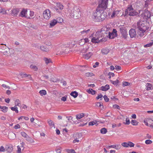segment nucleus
Here are the masks:
<instances>
[{"label":"nucleus","instance_id":"nucleus-1","mask_svg":"<svg viewBox=\"0 0 153 153\" xmlns=\"http://www.w3.org/2000/svg\"><path fill=\"white\" fill-rule=\"evenodd\" d=\"M107 16V13L105 11L97 8L93 13L91 17L94 21L100 22L104 20Z\"/></svg>","mask_w":153,"mask_h":153},{"label":"nucleus","instance_id":"nucleus-2","mask_svg":"<svg viewBox=\"0 0 153 153\" xmlns=\"http://www.w3.org/2000/svg\"><path fill=\"white\" fill-rule=\"evenodd\" d=\"M137 28L139 31L137 34L140 37L145 35L146 32L149 28V24L146 21H139L137 24Z\"/></svg>","mask_w":153,"mask_h":153},{"label":"nucleus","instance_id":"nucleus-3","mask_svg":"<svg viewBox=\"0 0 153 153\" xmlns=\"http://www.w3.org/2000/svg\"><path fill=\"white\" fill-rule=\"evenodd\" d=\"M138 11L139 12V13L133 9L132 6L130 5L128 6L127 8L125 10V13L126 15H128L130 16H136L138 14H140V10Z\"/></svg>","mask_w":153,"mask_h":153},{"label":"nucleus","instance_id":"nucleus-4","mask_svg":"<svg viewBox=\"0 0 153 153\" xmlns=\"http://www.w3.org/2000/svg\"><path fill=\"white\" fill-rule=\"evenodd\" d=\"M108 15L110 19H114L118 18L122 16V15L121 10L115 9L108 13Z\"/></svg>","mask_w":153,"mask_h":153},{"label":"nucleus","instance_id":"nucleus-5","mask_svg":"<svg viewBox=\"0 0 153 153\" xmlns=\"http://www.w3.org/2000/svg\"><path fill=\"white\" fill-rule=\"evenodd\" d=\"M152 15L150 11L147 10H145L141 15V17L144 19V21H146L150 20Z\"/></svg>","mask_w":153,"mask_h":153},{"label":"nucleus","instance_id":"nucleus-6","mask_svg":"<svg viewBox=\"0 0 153 153\" xmlns=\"http://www.w3.org/2000/svg\"><path fill=\"white\" fill-rule=\"evenodd\" d=\"M99 32L96 33L94 36L91 39V42L94 43H98L104 41V39H101V36Z\"/></svg>","mask_w":153,"mask_h":153},{"label":"nucleus","instance_id":"nucleus-7","mask_svg":"<svg viewBox=\"0 0 153 153\" xmlns=\"http://www.w3.org/2000/svg\"><path fill=\"white\" fill-rule=\"evenodd\" d=\"M80 10L77 8H74L72 10L70 13V16L74 18L78 19L80 16Z\"/></svg>","mask_w":153,"mask_h":153},{"label":"nucleus","instance_id":"nucleus-8","mask_svg":"<svg viewBox=\"0 0 153 153\" xmlns=\"http://www.w3.org/2000/svg\"><path fill=\"white\" fill-rule=\"evenodd\" d=\"M27 10L26 9H23L20 12L19 16L22 17H25L27 19H30V18L29 16L27 14Z\"/></svg>","mask_w":153,"mask_h":153},{"label":"nucleus","instance_id":"nucleus-9","mask_svg":"<svg viewBox=\"0 0 153 153\" xmlns=\"http://www.w3.org/2000/svg\"><path fill=\"white\" fill-rule=\"evenodd\" d=\"M44 18L46 19H49L51 17V12L49 9L45 10L43 13Z\"/></svg>","mask_w":153,"mask_h":153},{"label":"nucleus","instance_id":"nucleus-10","mask_svg":"<svg viewBox=\"0 0 153 153\" xmlns=\"http://www.w3.org/2000/svg\"><path fill=\"white\" fill-rule=\"evenodd\" d=\"M120 30L123 37L124 39H126L128 36L127 32L126 29L124 27H121L120 28Z\"/></svg>","mask_w":153,"mask_h":153},{"label":"nucleus","instance_id":"nucleus-11","mask_svg":"<svg viewBox=\"0 0 153 153\" xmlns=\"http://www.w3.org/2000/svg\"><path fill=\"white\" fill-rule=\"evenodd\" d=\"M108 0H102V2L99 5L100 8L105 9L107 7Z\"/></svg>","mask_w":153,"mask_h":153},{"label":"nucleus","instance_id":"nucleus-12","mask_svg":"<svg viewBox=\"0 0 153 153\" xmlns=\"http://www.w3.org/2000/svg\"><path fill=\"white\" fill-rule=\"evenodd\" d=\"M117 35V31L115 29H113V31L111 33H109L108 37L110 39H114Z\"/></svg>","mask_w":153,"mask_h":153},{"label":"nucleus","instance_id":"nucleus-13","mask_svg":"<svg viewBox=\"0 0 153 153\" xmlns=\"http://www.w3.org/2000/svg\"><path fill=\"white\" fill-rule=\"evenodd\" d=\"M20 11L19 9V8H14L11 11L10 14L11 16H16Z\"/></svg>","mask_w":153,"mask_h":153},{"label":"nucleus","instance_id":"nucleus-14","mask_svg":"<svg viewBox=\"0 0 153 153\" xmlns=\"http://www.w3.org/2000/svg\"><path fill=\"white\" fill-rule=\"evenodd\" d=\"M129 33L130 37L131 38L135 37L136 36L137 34L136 33V31L134 29H131L129 31Z\"/></svg>","mask_w":153,"mask_h":153},{"label":"nucleus","instance_id":"nucleus-15","mask_svg":"<svg viewBox=\"0 0 153 153\" xmlns=\"http://www.w3.org/2000/svg\"><path fill=\"white\" fill-rule=\"evenodd\" d=\"M121 146L120 144H117L116 145H112L111 146H107V148H114L117 150H119L120 149Z\"/></svg>","mask_w":153,"mask_h":153},{"label":"nucleus","instance_id":"nucleus-16","mask_svg":"<svg viewBox=\"0 0 153 153\" xmlns=\"http://www.w3.org/2000/svg\"><path fill=\"white\" fill-rule=\"evenodd\" d=\"M57 20L55 19H53L51 20L50 23L49 27L52 28L57 23Z\"/></svg>","mask_w":153,"mask_h":153},{"label":"nucleus","instance_id":"nucleus-17","mask_svg":"<svg viewBox=\"0 0 153 153\" xmlns=\"http://www.w3.org/2000/svg\"><path fill=\"white\" fill-rule=\"evenodd\" d=\"M93 55V53L92 52H89L83 55V57L84 58L88 59H89Z\"/></svg>","mask_w":153,"mask_h":153},{"label":"nucleus","instance_id":"nucleus-18","mask_svg":"<svg viewBox=\"0 0 153 153\" xmlns=\"http://www.w3.org/2000/svg\"><path fill=\"white\" fill-rule=\"evenodd\" d=\"M5 148L7 151L9 153L11 152L13 150V146L11 145H7L5 146Z\"/></svg>","mask_w":153,"mask_h":153},{"label":"nucleus","instance_id":"nucleus-19","mask_svg":"<svg viewBox=\"0 0 153 153\" xmlns=\"http://www.w3.org/2000/svg\"><path fill=\"white\" fill-rule=\"evenodd\" d=\"M109 88L110 87L109 85H106L104 86H101L100 88V90L103 91H106L109 89Z\"/></svg>","mask_w":153,"mask_h":153},{"label":"nucleus","instance_id":"nucleus-20","mask_svg":"<svg viewBox=\"0 0 153 153\" xmlns=\"http://www.w3.org/2000/svg\"><path fill=\"white\" fill-rule=\"evenodd\" d=\"M146 88L147 91L152 90L153 89L152 84L149 83H147L146 85Z\"/></svg>","mask_w":153,"mask_h":153},{"label":"nucleus","instance_id":"nucleus-21","mask_svg":"<svg viewBox=\"0 0 153 153\" xmlns=\"http://www.w3.org/2000/svg\"><path fill=\"white\" fill-rule=\"evenodd\" d=\"M7 10H6L4 8H3L1 7H0V13L3 14H7L8 12H7Z\"/></svg>","mask_w":153,"mask_h":153},{"label":"nucleus","instance_id":"nucleus-22","mask_svg":"<svg viewBox=\"0 0 153 153\" xmlns=\"http://www.w3.org/2000/svg\"><path fill=\"white\" fill-rule=\"evenodd\" d=\"M40 49L43 51L48 52L49 51V49L48 48L43 46H41Z\"/></svg>","mask_w":153,"mask_h":153},{"label":"nucleus","instance_id":"nucleus-23","mask_svg":"<svg viewBox=\"0 0 153 153\" xmlns=\"http://www.w3.org/2000/svg\"><path fill=\"white\" fill-rule=\"evenodd\" d=\"M90 32V29H88L87 30H84L80 32L81 34L85 35L88 34Z\"/></svg>","mask_w":153,"mask_h":153},{"label":"nucleus","instance_id":"nucleus-24","mask_svg":"<svg viewBox=\"0 0 153 153\" xmlns=\"http://www.w3.org/2000/svg\"><path fill=\"white\" fill-rule=\"evenodd\" d=\"M87 91L88 93L91 94L93 95L95 94L96 93V91L93 90L92 88H89L87 90Z\"/></svg>","mask_w":153,"mask_h":153},{"label":"nucleus","instance_id":"nucleus-25","mask_svg":"<svg viewBox=\"0 0 153 153\" xmlns=\"http://www.w3.org/2000/svg\"><path fill=\"white\" fill-rule=\"evenodd\" d=\"M56 7L58 8H57V10H62L63 8V5L60 3H56Z\"/></svg>","mask_w":153,"mask_h":153},{"label":"nucleus","instance_id":"nucleus-26","mask_svg":"<svg viewBox=\"0 0 153 153\" xmlns=\"http://www.w3.org/2000/svg\"><path fill=\"white\" fill-rule=\"evenodd\" d=\"M84 116V114L83 113H81L76 115V118L77 120L79 119Z\"/></svg>","mask_w":153,"mask_h":153},{"label":"nucleus","instance_id":"nucleus-27","mask_svg":"<svg viewBox=\"0 0 153 153\" xmlns=\"http://www.w3.org/2000/svg\"><path fill=\"white\" fill-rule=\"evenodd\" d=\"M109 51V50L107 48L102 49L101 51L102 53L104 54H108Z\"/></svg>","mask_w":153,"mask_h":153},{"label":"nucleus","instance_id":"nucleus-28","mask_svg":"<svg viewBox=\"0 0 153 153\" xmlns=\"http://www.w3.org/2000/svg\"><path fill=\"white\" fill-rule=\"evenodd\" d=\"M15 105L19 106L20 107H21V105L20 104V101L19 99L16 100L15 102Z\"/></svg>","mask_w":153,"mask_h":153},{"label":"nucleus","instance_id":"nucleus-29","mask_svg":"<svg viewBox=\"0 0 153 153\" xmlns=\"http://www.w3.org/2000/svg\"><path fill=\"white\" fill-rule=\"evenodd\" d=\"M70 95L73 97L74 98H76L78 96V93L75 91L72 92L71 94Z\"/></svg>","mask_w":153,"mask_h":153},{"label":"nucleus","instance_id":"nucleus-30","mask_svg":"<svg viewBox=\"0 0 153 153\" xmlns=\"http://www.w3.org/2000/svg\"><path fill=\"white\" fill-rule=\"evenodd\" d=\"M10 108L13 111H15L16 113H18L19 112L18 110V108L16 105H15L14 107H11Z\"/></svg>","mask_w":153,"mask_h":153},{"label":"nucleus","instance_id":"nucleus-31","mask_svg":"<svg viewBox=\"0 0 153 153\" xmlns=\"http://www.w3.org/2000/svg\"><path fill=\"white\" fill-rule=\"evenodd\" d=\"M44 60L45 61V63L47 64H48L49 63L52 62V61L51 59H48V58L45 57L44 58Z\"/></svg>","mask_w":153,"mask_h":153},{"label":"nucleus","instance_id":"nucleus-32","mask_svg":"<svg viewBox=\"0 0 153 153\" xmlns=\"http://www.w3.org/2000/svg\"><path fill=\"white\" fill-rule=\"evenodd\" d=\"M26 138V140L27 141L30 143H33L34 142V140L29 136H28Z\"/></svg>","mask_w":153,"mask_h":153},{"label":"nucleus","instance_id":"nucleus-33","mask_svg":"<svg viewBox=\"0 0 153 153\" xmlns=\"http://www.w3.org/2000/svg\"><path fill=\"white\" fill-rule=\"evenodd\" d=\"M39 93L42 96L45 95L47 94L46 91L45 90H42L40 91L39 92Z\"/></svg>","mask_w":153,"mask_h":153},{"label":"nucleus","instance_id":"nucleus-34","mask_svg":"<svg viewBox=\"0 0 153 153\" xmlns=\"http://www.w3.org/2000/svg\"><path fill=\"white\" fill-rule=\"evenodd\" d=\"M107 132V130L105 128H101L100 130V132L101 133L104 134L106 133Z\"/></svg>","mask_w":153,"mask_h":153},{"label":"nucleus","instance_id":"nucleus-35","mask_svg":"<svg viewBox=\"0 0 153 153\" xmlns=\"http://www.w3.org/2000/svg\"><path fill=\"white\" fill-rule=\"evenodd\" d=\"M30 68L35 71H37L38 69L37 66L33 64L30 65Z\"/></svg>","mask_w":153,"mask_h":153},{"label":"nucleus","instance_id":"nucleus-36","mask_svg":"<svg viewBox=\"0 0 153 153\" xmlns=\"http://www.w3.org/2000/svg\"><path fill=\"white\" fill-rule=\"evenodd\" d=\"M51 81L53 82H56L59 81V80L56 77H52V78L51 79Z\"/></svg>","mask_w":153,"mask_h":153},{"label":"nucleus","instance_id":"nucleus-37","mask_svg":"<svg viewBox=\"0 0 153 153\" xmlns=\"http://www.w3.org/2000/svg\"><path fill=\"white\" fill-rule=\"evenodd\" d=\"M131 124L133 126H137L138 124V122L136 120H132L131 122Z\"/></svg>","mask_w":153,"mask_h":153},{"label":"nucleus","instance_id":"nucleus-38","mask_svg":"<svg viewBox=\"0 0 153 153\" xmlns=\"http://www.w3.org/2000/svg\"><path fill=\"white\" fill-rule=\"evenodd\" d=\"M2 109V111L5 113L7 112L8 108L6 106L2 107V108H0Z\"/></svg>","mask_w":153,"mask_h":153},{"label":"nucleus","instance_id":"nucleus-39","mask_svg":"<svg viewBox=\"0 0 153 153\" xmlns=\"http://www.w3.org/2000/svg\"><path fill=\"white\" fill-rule=\"evenodd\" d=\"M66 151L68 153H75L74 150L72 149H66Z\"/></svg>","mask_w":153,"mask_h":153},{"label":"nucleus","instance_id":"nucleus-40","mask_svg":"<svg viewBox=\"0 0 153 153\" xmlns=\"http://www.w3.org/2000/svg\"><path fill=\"white\" fill-rule=\"evenodd\" d=\"M48 123L49 125L53 126L55 127L54 124L53 123V122L52 120H48Z\"/></svg>","mask_w":153,"mask_h":153},{"label":"nucleus","instance_id":"nucleus-41","mask_svg":"<svg viewBox=\"0 0 153 153\" xmlns=\"http://www.w3.org/2000/svg\"><path fill=\"white\" fill-rule=\"evenodd\" d=\"M9 53V51H6L3 52V55L7 56H9L10 55Z\"/></svg>","mask_w":153,"mask_h":153},{"label":"nucleus","instance_id":"nucleus-42","mask_svg":"<svg viewBox=\"0 0 153 153\" xmlns=\"http://www.w3.org/2000/svg\"><path fill=\"white\" fill-rule=\"evenodd\" d=\"M128 147H133L134 146V144L131 142H128Z\"/></svg>","mask_w":153,"mask_h":153},{"label":"nucleus","instance_id":"nucleus-43","mask_svg":"<svg viewBox=\"0 0 153 153\" xmlns=\"http://www.w3.org/2000/svg\"><path fill=\"white\" fill-rule=\"evenodd\" d=\"M76 136H75L76 138H81L82 136V134L80 133H77L75 134Z\"/></svg>","mask_w":153,"mask_h":153},{"label":"nucleus","instance_id":"nucleus-44","mask_svg":"<svg viewBox=\"0 0 153 153\" xmlns=\"http://www.w3.org/2000/svg\"><path fill=\"white\" fill-rule=\"evenodd\" d=\"M130 83L127 82H123V87L129 85Z\"/></svg>","mask_w":153,"mask_h":153},{"label":"nucleus","instance_id":"nucleus-45","mask_svg":"<svg viewBox=\"0 0 153 153\" xmlns=\"http://www.w3.org/2000/svg\"><path fill=\"white\" fill-rule=\"evenodd\" d=\"M21 135L24 137L26 138L28 135L27 134L24 132H22L21 133Z\"/></svg>","mask_w":153,"mask_h":153},{"label":"nucleus","instance_id":"nucleus-46","mask_svg":"<svg viewBox=\"0 0 153 153\" xmlns=\"http://www.w3.org/2000/svg\"><path fill=\"white\" fill-rule=\"evenodd\" d=\"M111 82L113 84L116 85H117V84L119 83V81L117 79L116 81H111Z\"/></svg>","mask_w":153,"mask_h":153},{"label":"nucleus","instance_id":"nucleus-47","mask_svg":"<svg viewBox=\"0 0 153 153\" xmlns=\"http://www.w3.org/2000/svg\"><path fill=\"white\" fill-rule=\"evenodd\" d=\"M153 44V42H150L149 43L147 44L144 45V47H150L152 46Z\"/></svg>","mask_w":153,"mask_h":153},{"label":"nucleus","instance_id":"nucleus-48","mask_svg":"<svg viewBox=\"0 0 153 153\" xmlns=\"http://www.w3.org/2000/svg\"><path fill=\"white\" fill-rule=\"evenodd\" d=\"M126 122L124 123L126 125H128L130 123V121L129 119V118H128L127 117L126 119Z\"/></svg>","mask_w":153,"mask_h":153},{"label":"nucleus","instance_id":"nucleus-49","mask_svg":"<svg viewBox=\"0 0 153 153\" xmlns=\"http://www.w3.org/2000/svg\"><path fill=\"white\" fill-rule=\"evenodd\" d=\"M121 145L123 147H128V143L124 142L122 143Z\"/></svg>","mask_w":153,"mask_h":153},{"label":"nucleus","instance_id":"nucleus-50","mask_svg":"<svg viewBox=\"0 0 153 153\" xmlns=\"http://www.w3.org/2000/svg\"><path fill=\"white\" fill-rule=\"evenodd\" d=\"M145 143L147 144H149L152 143V141L149 140H147L145 141Z\"/></svg>","mask_w":153,"mask_h":153},{"label":"nucleus","instance_id":"nucleus-51","mask_svg":"<svg viewBox=\"0 0 153 153\" xmlns=\"http://www.w3.org/2000/svg\"><path fill=\"white\" fill-rule=\"evenodd\" d=\"M150 1V0H146L145 1V6L146 7L148 6V4H149V1Z\"/></svg>","mask_w":153,"mask_h":153},{"label":"nucleus","instance_id":"nucleus-52","mask_svg":"<svg viewBox=\"0 0 153 153\" xmlns=\"http://www.w3.org/2000/svg\"><path fill=\"white\" fill-rule=\"evenodd\" d=\"M5 151V149L4 146H1L0 148V152H4Z\"/></svg>","mask_w":153,"mask_h":153},{"label":"nucleus","instance_id":"nucleus-53","mask_svg":"<svg viewBox=\"0 0 153 153\" xmlns=\"http://www.w3.org/2000/svg\"><path fill=\"white\" fill-rule=\"evenodd\" d=\"M81 41L82 42H84V43L88 42H89V40L88 38H85L84 39H81Z\"/></svg>","mask_w":153,"mask_h":153},{"label":"nucleus","instance_id":"nucleus-54","mask_svg":"<svg viewBox=\"0 0 153 153\" xmlns=\"http://www.w3.org/2000/svg\"><path fill=\"white\" fill-rule=\"evenodd\" d=\"M103 98L105 100L106 102H108L109 101V99L107 97L106 95H104L103 96Z\"/></svg>","mask_w":153,"mask_h":153},{"label":"nucleus","instance_id":"nucleus-55","mask_svg":"<svg viewBox=\"0 0 153 153\" xmlns=\"http://www.w3.org/2000/svg\"><path fill=\"white\" fill-rule=\"evenodd\" d=\"M20 128V126L19 124H17L16 125L14 126V128L15 129L19 128Z\"/></svg>","mask_w":153,"mask_h":153},{"label":"nucleus","instance_id":"nucleus-56","mask_svg":"<svg viewBox=\"0 0 153 153\" xmlns=\"http://www.w3.org/2000/svg\"><path fill=\"white\" fill-rule=\"evenodd\" d=\"M99 65V62H96L95 63L94 65H93V67L94 68H96Z\"/></svg>","mask_w":153,"mask_h":153},{"label":"nucleus","instance_id":"nucleus-57","mask_svg":"<svg viewBox=\"0 0 153 153\" xmlns=\"http://www.w3.org/2000/svg\"><path fill=\"white\" fill-rule=\"evenodd\" d=\"M121 67L119 66H116L115 67V69L117 71L121 69Z\"/></svg>","mask_w":153,"mask_h":153},{"label":"nucleus","instance_id":"nucleus-58","mask_svg":"<svg viewBox=\"0 0 153 153\" xmlns=\"http://www.w3.org/2000/svg\"><path fill=\"white\" fill-rule=\"evenodd\" d=\"M34 15V12L33 11H30V17H32Z\"/></svg>","mask_w":153,"mask_h":153},{"label":"nucleus","instance_id":"nucleus-59","mask_svg":"<svg viewBox=\"0 0 153 153\" xmlns=\"http://www.w3.org/2000/svg\"><path fill=\"white\" fill-rule=\"evenodd\" d=\"M2 86L4 88H7L9 89L10 88V87L9 86H7L5 84H3L2 85Z\"/></svg>","mask_w":153,"mask_h":153},{"label":"nucleus","instance_id":"nucleus-60","mask_svg":"<svg viewBox=\"0 0 153 153\" xmlns=\"http://www.w3.org/2000/svg\"><path fill=\"white\" fill-rule=\"evenodd\" d=\"M146 121L148 123H151L152 124L153 123V120H152L150 119H146Z\"/></svg>","mask_w":153,"mask_h":153},{"label":"nucleus","instance_id":"nucleus-61","mask_svg":"<svg viewBox=\"0 0 153 153\" xmlns=\"http://www.w3.org/2000/svg\"><path fill=\"white\" fill-rule=\"evenodd\" d=\"M96 124V122L94 121H91L89 123V125L93 126Z\"/></svg>","mask_w":153,"mask_h":153},{"label":"nucleus","instance_id":"nucleus-62","mask_svg":"<svg viewBox=\"0 0 153 153\" xmlns=\"http://www.w3.org/2000/svg\"><path fill=\"white\" fill-rule=\"evenodd\" d=\"M87 74L88 76H94V74L92 73H87Z\"/></svg>","mask_w":153,"mask_h":153},{"label":"nucleus","instance_id":"nucleus-63","mask_svg":"<svg viewBox=\"0 0 153 153\" xmlns=\"http://www.w3.org/2000/svg\"><path fill=\"white\" fill-rule=\"evenodd\" d=\"M17 153H21V149L19 146H17Z\"/></svg>","mask_w":153,"mask_h":153},{"label":"nucleus","instance_id":"nucleus-64","mask_svg":"<svg viewBox=\"0 0 153 153\" xmlns=\"http://www.w3.org/2000/svg\"><path fill=\"white\" fill-rule=\"evenodd\" d=\"M67 99V96H65L63 97H62L61 98V100L62 101H66Z\"/></svg>","mask_w":153,"mask_h":153}]
</instances>
